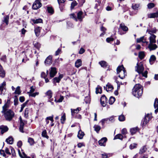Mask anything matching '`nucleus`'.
Instances as JSON below:
<instances>
[{
  "mask_svg": "<svg viewBox=\"0 0 158 158\" xmlns=\"http://www.w3.org/2000/svg\"><path fill=\"white\" fill-rule=\"evenodd\" d=\"M48 74V71H47L46 73L44 72H42L41 74V77L42 78H45Z\"/></svg>",
  "mask_w": 158,
  "mask_h": 158,
  "instance_id": "nucleus-43",
  "label": "nucleus"
},
{
  "mask_svg": "<svg viewBox=\"0 0 158 158\" xmlns=\"http://www.w3.org/2000/svg\"><path fill=\"white\" fill-rule=\"evenodd\" d=\"M56 69L54 67H52L50 72V76L51 78L53 77L56 73Z\"/></svg>",
  "mask_w": 158,
  "mask_h": 158,
  "instance_id": "nucleus-11",
  "label": "nucleus"
},
{
  "mask_svg": "<svg viewBox=\"0 0 158 158\" xmlns=\"http://www.w3.org/2000/svg\"><path fill=\"white\" fill-rule=\"evenodd\" d=\"M82 65V61L81 59L77 60L75 62V66L76 67L78 68Z\"/></svg>",
  "mask_w": 158,
  "mask_h": 158,
  "instance_id": "nucleus-18",
  "label": "nucleus"
},
{
  "mask_svg": "<svg viewBox=\"0 0 158 158\" xmlns=\"http://www.w3.org/2000/svg\"><path fill=\"white\" fill-rule=\"evenodd\" d=\"M143 88L139 84H136L132 90V94L137 98L141 96L143 94Z\"/></svg>",
  "mask_w": 158,
  "mask_h": 158,
  "instance_id": "nucleus-1",
  "label": "nucleus"
},
{
  "mask_svg": "<svg viewBox=\"0 0 158 158\" xmlns=\"http://www.w3.org/2000/svg\"><path fill=\"white\" fill-rule=\"evenodd\" d=\"M64 99V97L63 96H60V98L57 101L56 99H55V101L56 102H61Z\"/></svg>",
  "mask_w": 158,
  "mask_h": 158,
  "instance_id": "nucleus-56",
  "label": "nucleus"
},
{
  "mask_svg": "<svg viewBox=\"0 0 158 158\" xmlns=\"http://www.w3.org/2000/svg\"><path fill=\"white\" fill-rule=\"evenodd\" d=\"M41 29V28L39 27L35 28L34 31L36 36H39Z\"/></svg>",
  "mask_w": 158,
  "mask_h": 158,
  "instance_id": "nucleus-20",
  "label": "nucleus"
},
{
  "mask_svg": "<svg viewBox=\"0 0 158 158\" xmlns=\"http://www.w3.org/2000/svg\"><path fill=\"white\" fill-rule=\"evenodd\" d=\"M127 129L125 128H123L121 130V133L123 135H125L127 134Z\"/></svg>",
  "mask_w": 158,
  "mask_h": 158,
  "instance_id": "nucleus-50",
  "label": "nucleus"
},
{
  "mask_svg": "<svg viewBox=\"0 0 158 158\" xmlns=\"http://www.w3.org/2000/svg\"><path fill=\"white\" fill-rule=\"evenodd\" d=\"M156 60V57L154 55H152L151 56L149 60L150 63L151 64H153Z\"/></svg>",
  "mask_w": 158,
  "mask_h": 158,
  "instance_id": "nucleus-21",
  "label": "nucleus"
},
{
  "mask_svg": "<svg viewBox=\"0 0 158 158\" xmlns=\"http://www.w3.org/2000/svg\"><path fill=\"white\" fill-rule=\"evenodd\" d=\"M34 46L37 49H39L40 47V44L39 43L37 42H34L33 43Z\"/></svg>",
  "mask_w": 158,
  "mask_h": 158,
  "instance_id": "nucleus-46",
  "label": "nucleus"
},
{
  "mask_svg": "<svg viewBox=\"0 0 158 158\" xmlns=\"http://www.w3.org/2000/svg\"><path fill=\"white\" fill-rule=\"evenodd\" d=\"M42 4L39 0H36L33 4L32 8L34 10H37L41 6Z\"/></svg>",
  "mask_w": 158,
  "mask_h": 158,
  "instance_id": "nucleus-8",
  "label": "nucleus"
},
{
  "mask_svg": "<svg viewBox=\"0 0 158 158\" xmlns=\"http://www.w3.org/2000/svg\"><path fill=\"white\" fill-rule=\"evenodd\" d=\"M39 93L38 92H36L35 93H31L29 94V96L33 97H35L36 96L38 95Z\"/></svg>",
  "mask_w": 158,
  "mask_h": 158,
  "instance_id": "nucleus-54",
  "label": "nucleus"
},
{
  "mask_svg": "<svg viewBox=\"0 0 158 158\" xmlns=\"http://www.w3.org/2000/svg\"><path fill=\"white\" fill-rule=\"evenodd\" d=\"M28 142L31 145H33L34 143L33 139L31 138H29L28 139Z\"/></svg>",
  "mask_w": 158,
  "mask_h": 158,
  "instance_id": "nucleus-44",
  "label": "nucleus"
},
{
  "mask_svg": "<svg viewBox=\"0 0 158 158\" xmlns=\"http://www.w3.org/2000/svg\"><path fill=\"white\" fill-rule=\"evenodd\" d=\"M117 73L118 74V77L121 79H123L126 75V73L123 66H120L117 69Z\"/></svg>",
  "mask_w": 158,
  "mask_h": 158,
  "instance_id": "nucleus-5",
  "label": "nucleus"
},
{
  "mask_svg": "<svg viewBox=\"0 0 158 158\" xmlns=\"http://www.w3.org/2000/svg\"><path fill=\"white\" fill-rule=\"evenodd\" d=\"M47 10L49 13L53 14L54 12L52 8L48 7L47 8Z\"/></svg>",
  "mask_w": 158,
  "mask_h": 158,
  "instance_id": "nucleus-51",
  "label": "nucleus"
},
{
  "mask_svg": "<svg viewBox=\"0 0 158 158\" xmlns=\"http://www.w3.org/2000/svg\"><path fill=\"white\" fill-rule=\"evenodd\" d=\"M156 37L155 35H151L149 38V43L148 44V48L150 51L154 50L157 48V45L155 44L156 43Z\"/></svg>",
  "mask_w": 158,
  "mask_h": 158,
  "instance_id": "nucleus-2",
  "label": "nucleus"
},
{
  "mask_svg": "<svg viewBox=\"0 0 158 158\" xmlns=\"http://www.w3.org/2000/svg\"><path fill=\"white\" fill-rule=\"evenodd\" d=\"M139 7V4L138 3H133L132 4L131 7L134 10H138Z\"/></svg>",
  "mask_w": 158,
  "mask_h": 158,
  "instance_id": "nucleus-27",
  "label": "nucleus"
},
{
  "mask_svg": "<svg viewBox=\"0 0 158 158\" xmlns=\"http://www.w3.org/2000/svg\"><path fill=\"white\" fill-rule=\"evenodd\" d=\"M145 117L150 120L152 118V115L150 114H148L145 116Z\"/></svg>",
  "mask_w": 158,
  "mask_h": 158,
  "instance_id": "nucleus-59",
  "label": "nucleus"
},
{
  "mask_svg": "<svg viewBox=\"0 0 158 158\" xmlns=\"http://www.w3.org/2000/svg\"><path fill=\"white\" fill-rule=\"evenodd\" d=\"M46 95L49 99L51 98L52 96V93L51 90H49L45 93Z\"/></svg>",
  "mask_w": 158,
  "mask_h": 158,
  "instance_id": "nucleus-30",
  "label": "nucleus"
},
{
  "mask_svg": "<svg viewBox=\"0 0 158 158\" xmlns=\"http://www.w3.org/2000/svg\"><path fill=\"white\" fill-rule=\"evenodd\" d=\"M81 110L80 107H77L76 109H71V115L72 116H74L75 114H78L79 112Z\"/></svg>",
  "mask_w": 158,
  "mask_h": 158,
  "instance_id": "nucleus-13",
  "label": "nucleus"
},
{
  "mask_svg": "<svg viewBox=\"0 0 158 158\" xmlns=\"http://www.w3.org/2000/svg\"><path fill=\"white\" fill-rule=\"evenodd\" d=\"M154 107L155 109V112L156 114L158 112V99L156 98L155 99L154 104Z\"/></svg>",
  "mask_w": 158,
  "mask_h": 158,
  "instance_id": "nucleus-15",
  "label": "nucleus"
},
{
  "mask_svg": "<svg viewBox=\"0 0 158 158\" xmlns=\"http://www.w3.org/2000/svg\"><path fill=\"white\" fill-rule=\"evenodd\" d=\"M52 56H48L44 61L45 64L47 65L51 64L52 63Z\"/></svg>",
  "mask_w": 158,
  "mask_h": 158,
  "instance_id": "nucleus-9",
  "label": "nucleus"
},
{
  "mask_svg": "<svg viewBox=\"0 0 158 158\" xmlns=\"http://www.w3.org/2000/svg\"><path fill=\"white\" fill-rule=\"evenodd\" d=\"M145 56L144 52L143 51L139 52L138 56L140 59H143Z\"/></svg>",
  "mask_w": 158,
  "mask_h": 158,
  "instance_id": "nucleus-32",
  "label": "nucleus"
},
{
  "mask_svg": "<svg viewBox=\"0 0 158 158\" xmlns=\"http://www.w3.org/2000/svg\"><path fill=\"white\" fill-rule=\"evenodd\" d=\"M126 136H123V135L120 134H118L117 135H116L115 137H114V139H120L121 140H122L123 138H126Z\"/></svg>",
  "mask_w": 158,
  "mask_h": 158,
  "instance_id": "nucleus-24",
  "label": "nucleus"
},
{
  "mask_svg": "<svg viewBox=\"0 0 158 158\" xmlns=\"http://www.w3.org/2000/svg\"><path fill=\"white\" fill-rule=\"evenodd\" d=\"M136 42L138 43H139L142 42L143 43L142 45L144 46L148 45V42L146 41V38L144 36L141 37L139 38H138L136 40Z\"/></svg>",
  "mask_w": 158,
  "mask_h": 158,
  "instance_id": "nucleus-7",
  "label": "nucleus"
},
{
  "mask_svg": "<svg viewBox=\"0 0 158 158\" xmlns=\"http://www.w3.org/2000/svg\"><path fill=\"white\" fill-rule=\"evenodd\" d=\"M35 87L34 86H31L30 87V90L29 92H27V93L30 94L33 93L35 90Z\"/></svg>",
  "mask_w": 158,
  "mask_h": 158,
  "instance_id": "nucleus-45",
  "label": "nucleus"
},
{
  "mask_svg": "<svg viewBox=\"0 0 158 158\" xmlns=\"http://www.w3.org/2000/svg\"><path fill=\"white\" fill-rule=\"evenodd\" d=\"M77 4V2L74 1L71 4V8L72 9H73L75 6H76Z\"/></svg>",
  "mask_w": 158,
  "mask_h": 158,
  "instance_id": "nucleus-52",
  "label": "nucleus"
},
{
  "mask_svg": "<svg viewBox=\"0 0 158 158\" xmlns=\"http://www.w3.org/2000/svg\"><path fill=\"white\" fill-rule=\"evenodd\" d=\"M137 143H131L129 146V148L131 149H132L136 148L137 147Z\"/></svg>",
  "mask_w": 158,
  "mask_h": 158,
  "instance_id": "nucleus-37",
  "label": "nucleus"
},
{
  "mask_svg": "<svg viewBox=\"0 0 158 158\" xmlns=\"http://www.w3.org/2000/svg\"><path fill=\"white\" fill-rule=\"evenodd\" d=\"M144 67L143 64L141 62L137 64V66L136 68V70L139 74H141L142 76L145 77H147L148 72L145 71L143 73Z\"/></svg>",
  "mask_w": 158,
  "mask_h": 158,
  "instance_id": "nucleus-4",
  "label": "nucleus"
},
{
  "mask_svg": "<svg viewBox=\"0 0 158 158\" xmlns=\"http://www.w3.org/2000/svg\"><path fill=\"white\" fill-rule=\"evenodd\" d=\"M149 120L147 119V118H146L145 117V118L144 119V121L143 122V125H145L147 124V123L149 121Z\"/></svg>",
  "mask_w": 158,
  "mask_h": 158,
  "instance_id": "nucleus-58",
  "label": "nucleus"
},
{
  "mask_svg": "<svg viewBox=\"0 0 158 158\" xmlns=\"http://www.w3.org/2000/svg\"><path fill=\"white\" fill-rule=\"evenodd\" d=\"M119 28L121 29L124 31H127L128 30V28L125 26L124 23H121L120 24Z\"/></svg>",
  "mask_w": 158,
  "mask_h": 158,
  "instance_id": "nucleus-25",
  "label": "nucleus"
},
{
  "mask_svg": "<svg viewBox=\"0 0 158 158\" xmlns=\"http://www.w3.org/2000/svg\"><path fill=\"white\" fill-rule=\"evenodd\" d=\"M94 130L96 131L97 133H98L99 131L101 129V127L98 125H95L94 127Z\"/></svg>",
  "mask_w": 158,
  "mask_h": 158,
  "instance_id": "nucleus-33",
  "label": "nucleus"
},
{
  "mask_svg": "<svg viewBox=\"0 0 158 158\" xmlns=\"http://www.w3.org/2000/svg\"><path fill=\"white\" fill-rule=\"evenodd\" d=\"M108 120V118H105L102 119L101 121L102 125H103L105 123V122L107 121Z\"/></svg>",
  "mask_w": 158,
  "mask_h": 158,
  "instance_id": "nucleus-63",
  "label": "nucleus"
},
{
  "mask_svg": "<svg viewBox=\"0 0 158 158\" xmlns=\"http://www.w3.org/2000/svg\"><path fill=\"white\" fill-rule=\"evenodd\" d=\"M82 13H83L82 11H80L77 13V17L76 15L74 13L71 14L70 15V17L71 18L74 19L76 21H77V19H78L79 21H81L82 18Z\"/></svg>",
  "mask_w": 158,
  "mask_h": 158,
  "instance_id": "nucleus-6",
  "label": "nucleus"
},
{
  "mask_svg": "<svg viewBox=\"0 0 158 158\" xmlns=\"http://www.w3.org/2000/svg\"><path fill=\"white\" fill-rule=\"evenodd\" d=\"M8 127L5 126H0V130L2 134L8 131Z\"/></svg>",
  "mask_w": 158,
  "mask_h": 158,
  "instance_id": "nucleus-14",
  "label": "nucleus"
},
{
  "mask_svg": "<svg viewBox=\"0 0 158 158\" xmlns=\"http://www.w3.org/2000/svg\"><path fill=\"white\" fill-rule=\"evenodd\" d=\"M147 148L146 145L143 146L139 149V153L141 154L145 152L147 150Z\"/></svg>",
  "mask_w": 158,
  "mask_h": 158,
  "instance_id": "nucleus-22",
  "label": "nucleus"
},
{
  "mask_svg": "<svg viewBox=\"0 0 158 158\" xmlns=\"http://www.w3.org/2000/svg\"><path fill=\"white\" fill-rule=\"evenodd\" d=\"M7 143L9 144H12L13 143V138L11 137H9L6 140Z\"/></svg>",
  "mask_w": 158,
  "mask_h": 158,
  "instance_id": "nucleus-31",
  "label": "nucleus"
},
{
  "mask_svg": "<svg viewBox=\"0 0 158 158\" xmlns=\"http://www.w3.org/2000/svg\"><path fill=\"white\" fill-rule=\"evenodd\" d=\"M9 18V17L8 15H6L4 17V19L3 21L5 23L6 25L8 24Z\"/></svg>",
  "mask_w": 158,
  "mask_h": 158,
  "instance_id": "nucleus-41",
  "label": "nucleus"
},
{
  "mask_svg": "<svg viewBox=\"0 0 158 158\" xmlns=\"http://www.w3.org/2000/svg\"><path fill=\"white\" fill-rule=\"evenodd\" d=\"M77 146L79 148H81L83 146H85V145L83 143H78Z\"/></svg>",
  "mask_w": 158,
  "mask_h": 158,
  "instance_id": "nucleus-64",
  "label": "nucleus"
},
{
  "mask_svg": "<svg viewBox=\"0 0 158 158\" xmlns=\"http://www.w3.org/2000/svg\"><path fill=\"white\" fill-rule=\"evenodd\" d=\"M61 51V48H59L57 49V50L56 52L55 55L56 56H57V55H58L60 53Z\"/></svg>",
  "mask_w": 158,
  "mask_h": 158,
  "instance_id": "nucleus-60",
  "label": "nucleus"
},
{
  "mask_svg": "<svg viewBox=\"0 0 158 158\" xmlns=\"http://www.w3.org/2000/svg\"><path fill=\"white\" fill-rule=\"evenodd\" d=\"M147 6L149 9H151L155 6V4L153 3H150L148 4Z\"/></svg>",
  "mask_w": 158,
  "mask_h": 158,
  "instance_id": "nucleus-48",
  "label": "nucleus"
},
{
  "mask_svg": "<svg viewBox=\"0 0 158 158\" xmlns=\"http://www.w3.org/2000/svg\"><path fill=\"white\" fill-rule=\"evenodd\" d=\"M10 102V100H7L6 103L2 107V110L5 111L7 110H8L7 109L8 108L9 106Z\"/></svg>",
  "mask_w": 158,
  "mask_h": 158,
  "instance_id": "nucleus-16",
  "label": "nucleus"
},
{
  "mask_svg": "<svg viewBox=\"0 0 158 158\" xmlns=\"http://www.w3.org/2000/svg\"><path fill=\"white\" fill-rule=\"evenodd\" d=\"M100 101H104L107 102V98L105 95H103L101 97Z\"/></svg>",
  "mask_w": 158,
  "mask_h": 158,
  "instance_id": "nucleus-57",
  "label": "nucleus"
},
{
  "mask_svg": "<svg viewBox=\"0 0 158 158\" xmlns=\"http://www.w3.org/2000/svg\"><path fill=\"white\" fill-rule=\"evenodd\" d=\"M24 125V122H21L20 123V126L19 127V131L22 133L24 132L23 128Z\"/></svg>",
  "mask_w": 158,
  "mask_h": 158,
  "instance_id": "nucleus-29",
  "label": "nucleus"
},
{
  "mask_svg": "<svg viewBox=\"0 0 158 158\" xmlns=\"http://www.w3.org/2000/svg\"><path fill=\"white\" fill-rule=\"evenodd\" d=\"M107 140V139L106 137H103L98 142V143L101 146H105V143Z\"/></svg>",
  "mask_w": 158,
  "mask_h": 158,
  "instance_id": "nucleus-10",
  "label": "nucleus"
},
{
  "mask_svg": "<svg viewBox=\"0 0 158 158\" xmlns=\"http://www.w3.org/2000/svg\"><path fill=\"white\" fill-rule=\"evenodd\" d=\"M42 136L47 138H48V136L47 135V132L45 130H44L42 131Z\"/></svg>",
  "mask_w": 158,
  "mask_h": 158,
  "instance_id": "nucleus-47",
  "label": "nucleus"
},
{
  "mask_svg": "<svg viewBox=\"0 0 158 158\" xmlns=\"http://www.w3.org/2000/svg\"><path fill=\"white\" fill-rule=\"evenodd\" d=\"M138 128L137 127H134L130 129V131L131 135L135 134L138 130Z\"/></svg>",
  "mask_w": 158,
  "mask_h": 158,
  "instance_id": "nucleus-26",
  "label": "nucleus"
},
{
  "mask_svg": "<svg viewBox=\"0 0 158 158\" xmlns=\"http://www.w3.org/2000/svg\"><path fill=\"white\" fill-rule=\"evenodd\" d=\"M113 88V86L109 83H108L106 85V90L108 92L112 91Z\"/></svg>",
  "mask_w": 158,
  "mask_h": 158,
  "instance_id": "nucleus-19",
  "label": "nucleus"
},
{
  "mask_svg": "<svg viewBox=\"0 0 158 158\" xmlns=\"http://www.w3.org/2000/svg\"><path fill=\"white\" fill-rule=\"evenodd\" d=\"M84 135V132L80 130L78 132L77 137L80 139H81L83 138Z\"/></svg>",
  "mask_w": 158,
  "mask_h": 158,
  "instance_id": "nucleus-23",
  "label": "nucleus"
},
{
  "mask_svg": "<svg viewBox=\"0 0 158 158\" xmlns=\"http://www.w3.org/2000/svg\"><path fill=\"white\" fill-rule=\"evenodd\" d=\"M148 18H152L158 17V10L155 13H151L148 15Z\"/></svg>",
  "mask_w": 158,
  "mask_h": 158,
  "instance_id": "nucleus-17",
  "label": "nucleus"
},
{
  "mask_svg": "<svg viewBox=\"0 0 158 158\" xmlns=\"http://www.w3.org/2000/svg\"><path fill=\"white\" fill-rule=\"evenodd\" d=\"M15 93L16 94H19L20 93V87L18 86L16 88Z\"/></svg>",
  "mask_w": 158,
  "mask_h": 158,
  "instance_id": "nucleus-53",
  "label": "nucleus"
},
{
  "mask_svg": "<svg viewBox=\"0 0 158 158\" xmlns=\"http://www.w3.org/2000/svg\"><path fill=\"white\" fill-rule=\"evenodd\" d=\"M66 120V116L65 114V113H63V115L61 116L60 121L61 122L62 124L64 123L65 121Z\"/></svg>",
  "mask_w": 158,
  "mask_h": 158,
  "instance_id": "nucleus-36",
  "label": "nucleus"
},
{
  "mask_svg": "<svg viewBox=\"0 0 158 158\" xmlns=\"http://www.w3.org/2000/svg\"><path fill=\"white\" fill-rule=\"evenodd\" d=\"M10 148L11 151V152L12 154V157H13L15 156V150L14 149V148H13L11 147H10Z\"/></svg>",
  "mask_w": 158,
  "mask_h": 158,
  "instance_id": "nucleus-42",
  "label": "nucleus"
},
{
  "mask_svg": "<svg viewBox=\"0 0 158 158\" xmlns=\"http://www.w3.org/2000/svg\"><path fill=\"white\" fill-rule=\"evenodd\" d=\"M113 40L114 38L112 37H108L106 39V41L108 43L110 42V41H113Z\"/></svg>",
  "mask_w": 158,
  "mask_h": 158,
  "instance_id": "nucleus-62",
  "label": "nucleus"
},
{
  "mask_svg": "<svg viewBox=\"0 0 158 158\" xmlns=\"http://www.w3.org/2000/svg\"><path fill=\"white\" fill-rule=\"evenodd\" d=\"M118 119L120 121H123L125 119V117L122 114L119 116Z\"/></svg>",
  "mask_w": 158,
  "mask_h": 158,
  "instance_id": "nucleus-39",
  "label": "nucleus"
},
{
  "mask_svg": "<svg viewBox=\"0 0 158 158\" xmlns=\"http://www.w3.org/2000/svg\"><path fill=\"white\" fill-rule=\"evenodd\" d=\"M31 23L32 24H37L39 23H41L43 22L42 19H31L30 21Z\"/></svg>",
  "mask_w": 158,
  "mask_h": 158,
  "instance_id": "nucleus-12",
  "label": "nucleus"
},
{
  "mask_svg": "<svg viewBox=\"0 0 158 158\" xmlns=\"http://www.w3.org/2000/svg\"><path fill=\"white\" fill-rule=\"evenodd\" d=\"M26 106V103H23L22 105H21V109L19 111V112H22L23 109V108H24V107Z\"/></svg>",
  "mask_w": 158,
  "mask_h": 158,
  "instance_id": "nucleus-61",
  "label": "nucleus"
},
{
  "mask_svg": "<svg viewBox=\"0 0 158 158\" xmlns=\"http://www.w3.org/2000/svg\"><path fill=\"white\" fill-rule=\"evenodd\" d=\"M28 108H26L25 109L24 113V116L26 118H27L28 117Z\"/></svg>",
  "mask_w": 158,
  "mask_h": 158,
  "instance_id": "nucleus-49",
  "label": "nucleus"
},
{
  "mask_svg": "<svg viewBox=\"0 0 158 158\" xmlns=\"http://www.w3.org/2000/svg\"><path fill=\"white\" fill-rule=\"evenodd\" d=\"M99 64L101 65V67H105L107 66V64L106 62L104 61H101L99 62Z\"/></svg>",
  "mask_w": 158,
  "mask_h": 158,
  "instance_id": "nucleus-35",
  "label": "nucleus"
},
{
  "mask_svg": "<svg viewBox=\"0 0 158 158\" xmlns=\"http://www.w3.org/2000/svg\"><path fill=\"white\" fill-rule=\"evenodd\" d=\"M115 101V98L112 97H111L109 99V103L110 104L112 105L114 102Z\"/></svg>",
  "mask_w": 158,
  "mask_h": 158,
  "instance_id": "nucleus-40",
  "label": "nucleus"
},
{
  "mask_svg": "<svg viewBox=\"0 0 158 158\" xmlns=\"http://www.w3.org/2000/svg\"><path fill=\"white\" fill-rule=\"evenodd\" d=\"M102 87L99 85H98L96 88V93L97 94H101L102 93Z\"/></svg>",
  "mask_w": 158,
  "mask_h": 158,
  "instance_id": "nucleus-28",
  "label": "nucleus"
},
{
  "mask_svg": "<svg viewBox=\"0 0 158 158\" xmlns=\"http://www.w3.org/2000/svg\"><path fill=\"white\" fill-rule=\"evenodd\" d=\"M156 29H152L151 30L147 29L146 32H148L150 35H153V33H155L156 32Z\"/></svg>",
  "mask_w": 158,
  "mask_h": 158,
  "instance_id": "nucleus-38",
  "label": "nucleus"
},
{
  "mask_svg": "<svg viewBox=\"0 0 158 158\" xmlns=\"http://www.w3.org/2000/svg\"><path fill=\"white\" fill-rule=\"evenodd\" d=\"M6 85V83L5 81H4L0 86V91H1L2 92L3 91V90L5 88V86Z\"/></svg>",
  "mask_w": 158,
  "mask_h": 158,
  "instance_id": "nucleus-34",
  "label": "nucleus"
},
{
  "mask_svg": "<svg viewBox=\"0 0 158 158\" xmlns=\"http://www.w3.org/2000/svg\"><path fill=\"white\" fill-rule=\"evenodd\" d=\"M2 112L3 114L4 117L8 121L11 120L15 116V113L11 110H2Z\"/></svg>",
  "mask_w": 158,
  "mask_h": 158,
  "instance_id": "nucleus-3",
  "label": "nucleus"
},
{
  "mask_svg": "<svg viewBox=\"0 0 158 158\" xmlns=\"http://www.w3.org/2000/svg\"><path fill=\"white\" fill-rule=\"evenodd\" d=\"M60 80V78L58 77H55L53 78V82H59Z\"/></svg>",
  "mask_w": 158,
  "mask_h": 158,
  "instance_id": "nucleus-55",
  "label": "nucleus"
}]
</instances>
